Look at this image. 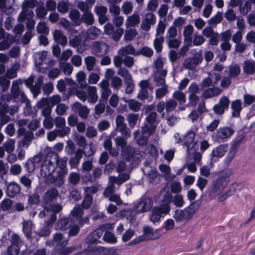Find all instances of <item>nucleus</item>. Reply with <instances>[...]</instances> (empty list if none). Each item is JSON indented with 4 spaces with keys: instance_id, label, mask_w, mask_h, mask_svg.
<instances>
[{
    "instance_id": "nucleus-8",
    "label": "nucleus",
    "mask_w": 255,
    "mask_h": 255,
    "mask_svg": "<svg viewBox=\"0 0 255 255\" xmlns=\"http://www.w3.org/2000/svg\"><path fill=\"white\" fill-rule=\"evenodd\" d=\"M139 86L140 89L137 94V98L141 101L150 102L152 98L150 93L152 92L153 89L150 84L147 80H143L139 82Z\"/></svg>"
},
{
    "instance_id": "nucleus-36",
    "label": "nucleus",
    "mask_w": 255,
    "mask_h": 255,
    "mask_svg": "<svg viewBox=\"0 0 255 255\" xmlns=\"http://www.w3.org/2000/svg\"><path fill=\"white\" fill-rule=\"evenodd\" d=\"M136 51L134 47L131 45L128 44L126 46L122 47L118 51V53L121 56H127V55L130 54L134 56H137L136 54Z\"/></svg>"
},
{
    "instance_id": "nucleus-56",
    "label": "nucleus",
    "mask_w": 255,
    "mask_h": 255,
    "mask_svg": "<svg viewBox=\"0 0 255 255\" xmlns=\"http://www.w3.org/2000/svg\"><path fill=\"white\" fill-rule=\"evenodd\" d=\"M117 74L124 78V81L127 79H132L131 74L126 67H120L117 71Z\"/></svg>"
},
{
    "instance_id": "nucleus-62",
    "label": "nucleus",
    "mask_w": 255,
    "mask_h": 255,
    "mask_svg": "<svg viewBox=\"0 0 255 255\" xmlns=\"http://www.w3.org/2000/svg\"><path fill=\"white\" fill-rule=\"evenodd\" d=\"M85 62L88 71H92L96 63V59L93 56H87L85 58Z\"/></svg>"
},
{
    "instance_id": "nucleus-38",
    "label": "nucleus",
    "mask_w": 255,
    "mask_h": 255,
    "mask_svg": "<svg viewBox=\"0 0 255 255\" xmlns=\"http://www.w3.org/2000/svg\"><path fill=\"white\" fill-rule=\"evenodd\" d=\"M161 33H156V37L153 41L154 49L157 53L160 52L162 49V43L164 41V37L161 35Z\"/></svg>"
},
{
    "instance_id": "nucleus-9",
    "label": "nucleus",
    "mask_w": 255,
    "mask_h": 255,
    "mask_svg": "<svg viewBox=\"0 0 255 255\" xmlns=\"http://www.w3.org/2000/svg\"><path fill=\"white\" fill-rule=\"evenodd\" d=\"M153 200L151 197H143L134 202L133 207L140 214L147 212L153 206Z\"/></svg>"
},
{
    "instance_id": "nucleus-29",
    "label": "nucleus",
    "mask_w": 255,
    "mask_h": 255,
    "mask_svg": "<svg viewBox=\"0 0 255 255\" xmlns=\"http://www.w3.org/2000/svg\"><path fill=\"white\" fill-rule=\"evenodd\" d=\"M83 154V150L77 149L74 153V156L70 158L68 163L72 168L76 167L80 163Z\"/></svg>"
},
{
    "instance_id": "nucleus-58",
    "label": "nucleus",
    "mask_w": 255,
    "mask_h": 255,
    "mask_svg": "<svg viewBox=\"0 0 255 255\" xmlns=\"http://www.w3.org/2000/svg\"><path fill=\"white\" fill-rule=\"evenodd\" d=\"M40 202V196L37 193H33L28 196L27 203L29 206L37 205Z\"/></svg>"
},
{
    "instance_id": "nucleus-1",
    "label": "nucleus",
    "mask_w": 255,
    "mask_h": 255,
    "mask_svg": "<svg viewBox=\"0 0 255 255\" xmlns=\"http://www.w3.org/2000/svg\"><path fill=\"white\" fill-rule=\"evenodd\" d=\"M58 196V190L54 188L49 189L45 193L42 200V207L44 210L51 211L52 214H57L62 210V206L55 203Z\"/></svg>"
},
{
    "instance_id": "nucleus-55",
    "label": "nucleus",
    "mask_w": 255,
    "mask_h": 255,
    "mask_svg": "<svg viewBox=\"0 0 255 255\" xmlns=\"http://www.w3.org/2000/svg\"><path fill=\"white\" fill-rule=\"evenodd\" d=\"M153 52L152 49L147 46H144L136 52L137 56L142 55L147 57H150L153 55Z\"/></svg>"
},
{
    "instance_id": "nucleus-19",
    "label": "nucleus",
    "mask_w": 255,
    "mask_h": 255,
    "mask_svg": "<svg viewBox=\"0 0 255 255\" xmlns=\"http://www.w3.org/2000/svg\"><path fill=\"white\" fill-rule=\"evenodd\" d=\"M116 129L121 133L122 135L125 137L130 135V132L125 123V118L122 115H118L116 120Z\"/></svg>"
},
{
    "instance_id": "nucleus-63",
    "label": "nucleus",
    "mask_w": 255,
    "mask_h": 255,
    "mask_svg": "<svg viewBox=\"0 0 255 255\" xmlns=\"http://www.w3.org/2000/svg\"><path fill=\"white\" fill-rule=\"evenodd\" d=\"M224 16L229 21H234L237 18L236 12L232 8L228 9L224 13Z\"/></svg>"
},
{
    "instance_id": "nucleus-51",
    "label": "nucleus",
    "mask_w": 255,
    "mask_h": 255,
    "mask_svg": "<svg viewBox=\"0 0 255 255\" xmlns=\"http://www.w3.org/2000/svg\"><path fill=\"white\" fill-rule=\"evenodd\" d=\"M147 130H145V131H143V128H142V134L139 136V138L137 139L136 142L139 145H146L148 142V137Z\"/></svg>"
},
{
    "instance_id": "nucleus-13",
    "label": "nucleus",
    "mask_w": 255,
    "mask_h": 255,
    "mask_svg": "<svg viewBox=\"0 0 255 255\" xmlns=\"http://www.w3.org/2000/svg\"><path fill=\"white\" fill-rule=\"evenodd\" d=\"M230 101L226 96L221 97L219 103L213 107V110L216 115H222L226 110L229 108Z\"/></svg>"
},
{
    "instance_id": "nucleus-44",
    "label": "nucleus",
    "mask_w": 255,
    "mask_h": 255,
    "mask_svg": "<svg viewBox=\"0 0 255 255\" xmlns=\"http://www.w3.org/2000/svg\"><path fill=\"white\" fill-rule=\"evenodd\" d=\"M223 13L221 11H218L216 14L208 20V24L211 26H215L221 23L223 20Z\"/></svg>"
},
{
    "instance_id": "nucleus-17",
    "label": "nucleus",
    "mask_w": 255,
    "mask_h": 255,
    "mask_svg": "<svg viewBox=\"0 0 255 255\" xmlns=\"http://www.w3.org/2000/svg\"><path fill=\"white\" fill-rule=\"evenodd\" d=\"M71 215L73 216L74 220L81 226H82L89 221L88 217H82L83 211L79 205H78L77 207H75L71 211Z\"/></svg>"
},
{
    "instance_id": "nucleus-15",
    "label": "nucleus",
    "mask_w": 255,
    "mask_h": 255,
    "mask_svg": "<svg viewBox=\"0 0 255 255\" xmlns=\"http://www.w3.org/2000/svg\"><path fill=\"white\" fill-rule=\"evenodd\" d=\"M142 232L143 234L141 235V238L144 241L156 240L160 236V234L157 230H154L147 225L143 227Z\"/></svg>"
},
{
    "instance_id": "nucleus-47",
    "label": "nucleus",
    "mask_w": 255,
    "mask_h": 255,
    "mask_svg": "<svg viewBox=\"0 0 255 255\" xmlns=\"http://www.w3.org/2000/svg\"><path fill=\"white\" fill-rule=\"evenodd\" d=\"M63 33H53V38L57 44L65 46L67 43V38L64 35Z\"/></svg>"
},
{
    "instance_id": "nucleus-32",
    "label": "nucleus",
    "mask_w": 255,
    "mask_h": 255,
    "mask_svg": "<svg viewBox=\"0 0 255 255\" xmlns=\"http://www.w3.org/2000/svg\"><path fill=\"white\" fill-rule=\"evenodd\" d=\"M53 239L56 243L55 247L56 251L60 250V247H65L68 243V240L63 239L61 233H55L53 236Z\"/></svg>"
},
{
    "instance_id": "nucleus-6",
    "label": "nucleus",
    "mask_w": 255,
    "mask_h": 255,
    "mask_svg": "<svg viewBox=\"0 0 255 255\" xmlns=\"http://www.w3.org/2000/svg\"><path fill=\"white\" fill-rule=\"evenodd\" d=\"M234 129L228 126L220 127L212 135L213 140L218 143L227 141L234 133Z\"/></svg>"
},
{
    "instance_id": "nucleus-61",
    "label": "nucleus",
    "mask_w": 255,
    "mask_h": 255,
    "mask_svg": "<svg viewBox=\"0 0 255 255\" xmlns=\"http://www.w3.org/2000/svg\"><path fill=\"white\" fill-rule=\"evenodd\" d=\"M122 80L118 76H114L112 78L111 85L114 90H118L122 85Z\"/></svg>"
},
{
    "instance_id": "nucleus-33",
    "label": "nucleus",
    "mask_w": 255,
    "mask_h": 255,
    "mask_svg": "<svg viewBox=\"0 0 255 255\" xmlns=\"http://www.w3.org/2000/svg\"><path fill=\"white\" fill-rule=\"evenodd\" d=\"M91 251L94 253L99 252L101 255H116L117 254V250L114 248L94 247L91 249Z\"/></svg>"
},
{
    "instance_id": "nucleus-45",
    "label": "nucleus",
    "mask_w": 255,
    "mask_h": 255,
    "mask_svg": "<svg viewBox=\"0 0 255 255\" xmlns=\"http://www.w3.org/2000/svg\"><path fill=\"white\" fill-rule=\"evenodd\" d=\"M87 91L88 93V101L90 103H95L98 99L96 88L95 87H90Z\"/></svg>"
},
{
    "instance_id": "nucleus-25",
    "label": "nucleus",
    "mask_w": 255,
    "mask_h": 255,
    "mask_svg": "<svg viewBox=\"0 0 255 255\" xmlns=\"http://www.w3.org/2000/svg\"><path fill=\"white\" fill-rule=\"evenodd\" d=\"M43 76L42 75L39 76L35 81L34 84L29 89L34 98L37 97L41 93V89L43 84Z\"/></svg>"
},
{
    "instance_id": "nucleus-7",
    "label": "nucleus",
    "mask_w": 255,
    "mask_h": 255,
    "mask_svg": "<svg viewBox=\"0 0 255 255\" xmlns=\"http://www.w3.org/2000/svg\"><path fill=\"white\" fill-rule=\"evenodd\" d=\"M108 225L103 224L91 233L85 240V243L90 247V245L101 243L100 240L106 229H109Z\"/></svg>"
},
{
    "instance_id": "nucleus-41",
    "label": "nucleus",
    "mask_w": 255,
    "mask_h": 255,
    "mask_svg": "<svg viewBox=\"0 0 255 255\" xmlns=\"http://www.w3.org/2000/svg\"><path fill=\"white\" fill-rule=\"evenodd\" d=\"M204 36L210 38L209 43L212 45H217L220 40L219 33H202Z\"/></svg>"
},
{
    "instance_id": "nucleus-43",
    "label": "nucleus",
    "mask_w": 255,
    "mask_h": 255,
    "mask_svg": "<svg viewBox=\"0 0 255 255\" xmlns=\"http://www.w3.org/2000/svg\"><path fill=\"white\" fill-rule=\"evenodd\" d=\"M172 197L171 193L164 192L161 199V203L160 205H164L168 206L169 213L171 210L170 204L172 203Z\"/></svg>"
},
{
    "instance_id": "nucleus-35",
    "label": "nucleus",
    "mask_w": 255,
    "mask_h": 255,
    "mask_svg": "<svg viewBox=\"0 0 255 255\" xmlns=\"http://www.w3.org/2000/svg\"><path fill=\"white\" fill-rule=\"evenodd\" d=\"M140 22V16L138 13H133L128 17L126 21L127 27H135Z\"/></svg>"
},
{
    "instance_id": "nucleus-64",
    "label": "nucleus",
    "mask_w": 255,
    "mask_h": 255,
    "mask_svg": "<svg viewBox=\"0 0 255 255\" xmlns=\"http://www.w3.org/2000/svg\"><path fill=\"white\" fill-rule=\"evenodd\" d=\"M82 19L84 22L89 25L92 24L94 21L93 15L89 11L84 12Z\"/></svg>"
},
{
    "instance_id": "nucleus-42",
    "label": "nucleus",
    "mask_w": 255,
    "mask_h": 255,
    "mask_svg": "<svg viewBox=\"0 0 255 255\" xmlns=\"http://www.w3.org/2000/svg\"><path fill=\"white\" fill-rule=\"evenodd\" d=\"M80 14L78 10H72L69 13V17L73 21L74 25L79 26L81 23V20L80 18Z\"/></svg>"
},
{
    "instance_id": "nucleus-23",
    "label": "nucleus",
    "mask_w": 255,
    "mask_h": 255,
    "mask_svg": "<svg viewBox=\"0 0 255 255\" xmlns=\"http://www.w3.org/2000/svg\"><path fill=\"white\" fill-rule=\"evenodd\" d=\"M108 45L103 41H95L93 43V50L97 56H102L108 51Z\"/></svg>"
},
{
    "instance_id": "nucleus-21",
    "label": "nucleus",
    "mask_w": 255,
    "mask_h": 255,
    "mask_svg": "<svg viewBox=\"0 0 255 255\" xmlns=\"http://www.w3.org/2000/svg\"><path fill=\"white\" fill-rule=\"evenodd\" d=\"M73 112L77 113L79 116L83 119H86L90 113V109L80 104L79 102L74 103L71 107Z\"/></svg>"
},
{
    "instance_id": "nucleus-39",
    "label": "nucleus",
    "mask_w": 255,
    "mask_h": 255,
    "mask_svg": "<svg viewBox=\"0 0 255 255\" xmlns=\"http://www.w3.org/2000/svg\"><path fill=\"white\" fill-rule=\"evenodd\" d=\"M34 15L33 11L29 9L22 8V11L18 17L19 21L31 18Z\"/></svg>"
},
{
    "instance_id": "nucleus-10",
    "label": "nucleus",
    "mask_w": 255,
    "mask_h": 255,
    "mask_svg": "<svg viewBox=\"0 0 255 255\" xmlns=\"http://www.w3.org/2000/svg\"><path fill=\"white\" fill-rule=\"evenodd\" d=\"M203 56L201 52H197L193 56L186 58L183 63V66L187 69L193 70L202 62Z\"/></svg>"
},
{
    "instance_id": "nucleus-14",
    "label": "nucleus",
    "mask_w": 255,
    "mask_h": 255,
    "mask_svg": "<svg viewBox=\"0 0 255 255\" xmlns=\"http://www.w3.org/2000/svg\"><path fill=\"white\" fill-rule=\"evenodd\" d=\"M55 170V166L51 161H46L43 162L40 168V174L41 176L46 179L47 182L50 179V177L52 176V173Z\"/></svg>"
},
{
    "instance_id": "nucleus-59",
    "label": "nucleus",
    "mask_w": 255,
    "mask_h": 255,
    "mask_svg": "<svg viewBox=\"0 0 255 255\" xmlns=\"http://www.w3.org/2000/svg\"><path fill=\"white\" fill-rule=\"evenodd\" d=\"M102 174V170L99 167H94L92 169V174H91V179L88 181V182L96 181L100 178Z\"/></svg>"
},
{
    "instance_id": "nucleus-49",
    "label": "nucleus",
    "mask_w": 255,
    "mask_h": 255,
    "mask_svg": "<svg viewBox=\"0 0 255 255\" xmlns=\"http://www.w3.org/2000/svg\"><path fill=\"white\" fill-rule=\"evenodd\" d=\"M93 198L91 194L89 193H86L82 202L81 205H79L83 210V209H87L90 207L92 202Z\"/></svg>"
},
{
    "instance_id": "nucleus-37",
    "label": "nucleus",
    "mask_w": 255,
    "mask_h": 255,
    "mask_svg": "<svg viewBox=\"0 0 255 255\" xmlns=\"http://www.w3.org/2000/svg\"><path fill=\"white\" fill-rule=\"evenodd\" d=\"M65 174L64 170L60 171L58 172L57 175L55 177L54 176L50 177V179L48 181V183H56L59 186H62L64 183V174Z\"/></svg>"
},
{
    "instance_id": "nucleus-4",
    "label": "nucleus",
    "mask_w": 255,
    "mask_h": 255,
    "mask_svg": "<svg viewBox=\"0 0 255 255\" xmlns=\"http://www.w3.org/2000/svg\"><path fill=\"white\" fill-rule=\"evenodd\" d=\"M19 84L17 80L12 82L10 96L13 98L14 103H25L27 108H31L30 101L24 92L20 89Z\"/></svg>"
},
{
    "instance_id": "nucleus-28",
    "label": "nucleus",
    "mask_w": 255,
    "mask_h": 255,
    "mask_svg": "<svg viewBox=\"0 0 255 255\" xmlns=\"http://www.w3.org/2000/svg\"><path fill=\"white\" fill-rule=\"evenodd\" d=\"M231 109L232 110V117H240L241 112L243 109L241 101L240 100L237 99L232 101L231 104Z\"/></svg>"
},
{
    "instance_id": "nucleus-5",
    "label": "nucleus",
    "mask_w": 255,
    "mask_h": 255,
    "mask_svg": "<svg viewBox=\"0 0 255 255\" xmlns=\"http://www.w3.org/2000/svg\"><path fill=\"white\" fill-rule=\"evenodd\" d=\"M169 207L166 205H159L154 206L151 212L149 219L155 225H159L164 215L169 214Z\"/></svg>"
},
{
    "instance_id": "nucleus-3",
    "label": "nucleus",
    "mask_w": 255,
    "mask_h": 255,
    "mask_svg": "<svg viewBox=\"0 0 255 255\" xmlns=\"http://www.w3.org/2000/svg\"><path fill=\"white\" fill-rule=\"evenodd\" d=\"M229 181V177L227 173L221 172L218 174L216 179L213 181L210 187L209 197L212 199L220 194L223 190L224 187L227 185Z\"/></svg>"
},
{
    "instance_id": "nucleus-27",
    "label": "nucleus",
    "mask_w": 255,
    "mask_h": 255,
    "mask_svg": "<svg viewBox=\"0 0 255 255\" xmlns=\"http://www.w3.org/2000/svg\"><path fill=\"white\" fill-rule=\"evenodd\" d=\"M95 12L98 16L99 20L101 24L106 22L108 20L106 15L107 12V7L103 5L96 6L95 8Z\"/></svg>"
},
{
    "instance_id": "nucleus-60",
    "label": "nucleus",
    "mask_w": 255,
    "mask_h": 255,
    "mask_svg": "<svg viewBox=\"0 0 255 255\" xmlns=\"http://www.w3.org/2000/svg\"><path fill=\"white\" fill-rule=\"evenodd\" d=\"M122 9L125 14L128 15L130 14L133 9L132 2L130 1H124L122 5Z\"/></svg>"
},
{
    "instance_id": "nucleus-31",
    "label": "nucleus",
    "mask_w": 255,
    "mask_h": 255,
    "mask_svg": "<svg viewBox=\"0 0 255 255\" xmlns=\"http://www.w3.org/2000/svg\"><path fill=\"white\" fill-rule=\"evenodd\" d=\"M222 91L218 87H215L213 86V87L208 88L206 89L202 94V97L204 99H208L214 97H216L220 95Z\"/></svg>"
},
{
    "instance_id": "nucleus-54",
    "label": "nucleus",
    "mask_w": 255,
    "mask_h": 255,
    "mask_svg": "<svg viewBox=\"0 0 255 255\" xmlns=\"http://www.w3.org/2000/svg\"><path fill=\"white\" fill-rule=\"evenodd\" d=\"M69 198L70 202L74 203L81 199V193L78 190H72L70 192Z\"/></svg>"
},
{
    "instance_id": "nucleus-40",
    "label": "nucleus",
    "mask_w": 255,
    "mask_h": 255,
    "mask_svg": "<svg viewBox=\"0 0 255 255\" xmlns=\"http://www.w3.org/2000/svg\"><path fill=\"white\" fill-rule=\"evenodd\" d=\"M102 240L110 244H115L117 242V239L115 235L110 231H106Z\"/></svg>"
},
{
    "instance_id": "nucleus-53",
    "label": "nucleus",
    "mask_w": 255,
    "mask_h": 255,
    "mask_svg": "<svg viewBox=\"0 0 255 255\" xmlns=\"http://www.w3.org/2000/svg\"><path fill=\"white\" fill-rule=\"evenodd\" d=\"M229 74L230 78H235L238 76L241 72V69L239 65L235 64L229 67Z\"/></svg>"
},
{
    "instance_id": "nucleus-11",
    "label": "nucleus",
    "mask_w": 255,
    "mask_h": 255,
    "mask_svg": "<svg viewBox=\"0 0 255 255\" xmlns=\"http://www.w3.org/2000/svg\"><path fill=\"white\" fill-rule=\"evenodd\" d=\"M0 51L7 49L11 44L17 40V35H13L10 33H0Z\"/></svg>"
},
{
    "instance_id": "nucleus-57",
    "label": "nucleus",
    "mask_w": 255,
    "mask_h": 255,
    "mask_svg": "<svg viewBox=\"0 0 255 255\" xmlns=\"http://www.w3.org/2000/svg\"><path fill=\"white\" fill-rule=\"evenodd\" d=\"M23 136L21 142L23 147L28 146L34 137L33 132L30 131H27Z\"/></svg>"
},
{
    "instance_id": "nucleus-16",
    "label": "nucleus",
    "mask_w": 255,
    "mask_h": 255,
    "mask_svg": "<svg viewBox=\"0 0 255 255\" xmlns=\"http://www.w3.org/2000/svg\"><path fill=\"white\" fill-rule=\"evenodd\" d=\"M157 114L155 112H151L149 113L146 118V121L148 125H145L144 127H142L143 131L147 130L148 135L152 134L153 131L155 130L156 126L155 122L156 120Z\"/></svg>"
},
{
    "instance_id": "nucleus-52",
    "label": "nucleus",
    "mask_w": 255,
    "mask_h": 255,
    "mask_svg": "<svg viewBox=\"0 0 255 255\" xmlns=\"http://www.w3.org/2000/svg\"><path fill=\"white\" fill-rule=\"evenodd\" d=\"M172 97L178 101L180 105H183L186 102L185 94L180 91H175L173 93Z\"/></svg>"
},
{
    "instance_id": "nucleus-2",
    "label": "nucleus",
    "mask_w": 255,
    "mask_h": 255,
    "mask_svg": "<svg viewBox=\"0 0 255 255\" xmlns=\"http://www.w3.org/2000/svg\"><path fill=\"white\" fill-rule=\"evenodd\" d=\"M200 203V200H197L192 202L190 205L183 210L176 209L173 215V218L177 223H181L189 220L198 209Z\"/></svg>"
},
{
    "instance_id": "nucleus-26",
    "label": "nucleus",
    "mask_w": 255,
    "mask_h": 255,
    "mask_svg": "<svg viewBox=\"0 0 255 255\" xmlns=\"http://www.w3.org/2000/svg\"><path fill=\"white\" fill-rule=\"evenodd\" d=\"M19 185L14 182L9 183L6 188L5 193L7 196L13 198L20 191Z\"/></svg>"
},
{
    "instance_id": "nucleus-20",
    "label": "nucleus",
    "mask_w": 255,
    "mask_h": 255,
    "mask_svg": "<svg viewBox=\"0 0 255 255\" xmlns=\"http://www.w3.org/2000/svg\"><path fill=\"white\" fill-rule=\"evenodd\" d=\"M57 219V215L55 214H51L49 220L46 222V225H44L38 232L40 237H47L51 233V228L52 227L53 224Z\"/></svg>"
},
{
    "instance_id": "nucleus-22",
    "label": "nucleus",
    "mask_w": 255,
    "mask_h": 255,
    "mask_svg": "<svg viewBox=\"0 0 255 255\" xmlns=\"http://www.w3.org/2000/svg\"><path fill=\"white\" fill-rule=\"evenodd\" d=\"M73 216L70 213V216L68 217L60 219L55 226L56 230H66L73 225Z\"/></svg>"
},
{
    "instance_id": "nucleus-30",
    "label": "nucleus",
    "mask_w": 255,
    "mask_h": 255,
    "mask_svg": "<svg viewBox=\"0 0 255 255\" xmlns=\"http://www.w3.org/2000/svg\"><path fill=\"white\" fill-rule=\"evenodd\" d=\"M177 33H167L166 41L170 48H177L180 45L181 41L175 38Z\"/></svg>"
},
{
    "instance_id": "nucleus-34",
    "label": "nucleus",
    "mask_w": 255,
    "mask_h": 255,
    "mask_svg": "<svg viewBox=\"0 0 255 255\" xmlns=\"http://www.w3.org/2000/svg\"><path fill=\"white\" fill-rule=\"evenodd\" d=\"M243 71L247 75H253L255 72V61L247 60L244 63Z\"/></svg>"
},
{
    "instance_id": "nucleus-18",
    "label": "nucleus",
    "mask_w": 255,
    "mask_h": 255,
    "mask_svg": "<svg viewBox=\"0 0 255 255\" xmlns=\"http://www.w3.org/2000/svg\"><path fill=\"white\" fill-rule=\"evenodd\" d=\"M228 149V144L224 143L214 148L211 153V160L212 162H216V160L223 157Z\"/></svg>"
},
{
    "instance_id": "nucleus-48",
    "label": "nucleus",
    "mask_w": 255,
    "mask_h": 255,
    "mask_svg": "<svg viewBox=\"0 0 255 255\" xmlns=\"http://www.w3.org/2000/svg\"><path fill=\"white\" fill-rule=\"evenodd\" d=\"M61 101V97L58 95H53L50 99H46L43 98L39 104L41 103L42 104L47 105L50 103L52 106L58 104Z\"/></svg>"
},
{
    "instance_id": "nucleus-50",
    "label": "nucleus",
    "mask_w": 255,
    "mask_h": 255,
    "mask_svg": "<svg viewBox=\"0 0 255 255\" xmlns=\"http://www.w3.org/2000/svg\"><path fill=\"white\" fill-rule=\"evenodd\" d=\"M172 203L176 207H182L184 204V201L183 196L179 194L173 196Z\"/></svg>"
},
{
    "instance_id": "nucleus-24",
    "label": "nucleus",
    "mask_w": 255,
    "mask_h": 255,
    "mask_svg": "<svg viewBox=\"0 0 255 255\" xmlns=\"http://www.w3.org/2000/svg\"><path fill=\"white\" fill-rule=\"evenodd\" d=\"M155 22V15L153 13L149 12L145 14L144 18L141 24V28L144 31L148 30L151 25Z\"/></svg>"
},
{
    "instance_id": "nucleus-46",
    "label": "nucleus",
    "mask_w": 255,
    "mask_h": 255,
    "mask_svg": "<svg viewBox=\"0 0 255 255\" xmlns=\"http://www.w3.org/2000/svg\"><path fill=\"white\" fill-rule=\"evenodd\" d=\"M80 179V174L75 172H70L67 179L68 183L73 186L77 185L79 183Z\"/></svg>"
},
{
    "instance_id": "nucleus-12",
    "label": "nucleus",
    "mask_w": 255,
    "mask_h": 255,
    "mask_svg": "<svg viewBox=\"0 0 255 255\" xmlns=\"http://www.w3.org/2000/svg\"><path fill=\"white\" fill-rule=\"evenodd\" d=\"M93 160H85L83 162L82 165V173L83 175L81 177V179L84 183L87 184L88 181L91 179V171L93 169Z\"/></svg>"
}]
</instances>
